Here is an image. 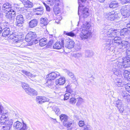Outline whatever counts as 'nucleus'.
Returning <instances> with one entry per match:
<instances>
[{
    "instance_id": "1",
    "label": "nucleus",
    "mask_w": 130,
    "mask_h": 130,
    "mask_svg": "<svg viewBox=\"0 0 130 130\" xmlns=\"http://www.w3.org/2000/svg\"><path fill=\"white\" fill-rule=\"evenodd\" d=\"M3 25V28L2 29V35L4 37H6L9 35L11 34L10 35V37L13 39V41L14 44H16V45L17 47H22L21 46V43L22 40V39L21 36L20 35H17L15 36H13V35H12L10 32V28L7 27H4Z\"/></svg>"
},
{
    "instance_id": "2",
    "label": "nucleus",
    "mask_w": 130,
    "mask_h": 130,
    "mask_svg": "<svg viewBox=\"0 0 130 130\" xmlns=\"http://www.w3.org/2000/svg\"><path fill=\"white\" fill-rule=\"evenodd\" d=\"M112 40L113 44L119 49H123L129 46L130 44L127 41H121L120 37L116 36Z\"/></svg>"
},
{
    "instance_id": "3",
    "label": "nucleus",
    "mask_w": 130,
    "mask_h": 130,
    "mask_svg": "<svg viewBox=\"0 0 130 130\" xmlns=\"http://www.w3.org/2000/svg\"><path fill=\"white\" fill-rule=\"evenodd\" d=\"M6 115L2 116L0 118V126L1 125H3L2 128L4 130H9L13 124V122L12 120H10L7 123V120L8 118L6 116L7 114H5Z\"/></svg>"
},
{
    "instance_id": "4",
    "label": "nucleus",
    "mask_w": 130,
    "mask_h": 130,
    "mask_svg": "<svg viewBox=\"0 0 130 130\" xmlns=\"http://www.w3.org/2000/svg\"><path fill=\"white\" fill-rule=\"evenodd\" d=\"M108 26L107 25L105 28H104L101 33L102 34L105 35V36H107L108 37H114L115 35L117 36L119 34V31L117 29H110L108 31V29H107L108 28Z\"/></svg>"
},
{
    "instance_id": "5",
    "label": "nucleus",
    "mask_w": 130,
    "mask_h": 130,
    "mask_svg": "<svg viewBox=\"0 0 130 130\" xmlns=\"http://www.w3.org/2000/svg\"><path fill=\"white\" fill-rule=\"evenodd\" d=\"M82 29L80 36L82 40H84L90 37L91 33L89 31V28L88 27L87 28L83 27L82 28Z\"/></svg>"
},
{
    "instance_id": "6",
    "label": "nucleus",
    "mask_w": 130,
    "mask_h": 130,
    "mask_svg": "<svg viewBox=\"0 0 130 130\" xmlns=\"http://www.w3.org/2000/svg\"><path fill=\"white\" fill-rule=\"evenodd\" d=\"M78 2L79 7L78 8V14L79 15V10H80V12H81V15L84 18L87 17L89 15L88 10L89 9L83 6H81L79 4Z\"/></svg>"
},
{
    "instance_id": "7",
    "label": "nucleus",
    "mask_w": 130,
    "mask_h": 130,
    "mask_svg": "<svg viewBox=\"0 0 130 130\" xmlns=\"http://www.w3.org/2000/svg\"><path fill=\"white\" fill-rule=\"evenodd\" d=\"M105 17L108 20L112 21L114 20L116 18H117L118 15L117 12L113 11L111 12L106 13L105 15Z\"/></svg>"
},
{
    "instance_id": "8",
    "label": "nucleus",
    "mask_w": 130,
    "mask_h": 130,
    "mask_svg": "<svg viewBox=\"0 0 130 130\" xmlns=\"http://www.w3.org/2000/svg\"><path fill=\"white\" fill-rule=\"evenodd\" d=\"M13 127L15 129L16 128L17 130H25L27 128V126L25 123L23 122L22 125V123L19 121H17L14 123Z\"/></svg>"
},
{
    "instance_id": "9",
    "label": "nucleus",
    "mask_w": 130,
    "mask_h": 130,
    "mask_svg": "<svg viewBox=\"0 0 130 130\" xmlns=\"http://www.w3.org/2000/svg\"><path fill=\"white\" fill-rule=\"evenodd\" d=\"M59 73L57 72H53L48 75V78L47 83L48 84H51V80H54L59 76Z\"/></svg>"
},
{
    "instance_id": "10",
    "label": "nucleus",
    "mask_w": 130,
    "mask_h": 130,
    "mask_svg": "<svg viewBox=\"0 0 130 130\" xmlns=\"http://www.w3.org/2000/svg\"><path fill=\"white\" fill-rule=\"evenodd\" d=\"M15 24L17 26L19 27H21L23 25L24 21L23 16L21 14L18 15L16 18Z\"/></svg>"
},
{
    "instance_id": "11",
    "label": "nucleus",
    "mask_w": 130,
    "mask_h": 130,
    "mask_svg": "<svg viewBox=\"0 0 130 130\" xmlns=\"http://www.w3.org/2000/svg\"><path fill=\"white\" fill-rule=\"evenodd\" d=\"M111 67H113L114 68L116 67L118 69L120 70H123V71H125V67L124 65H123V63L119 62H113L110 63Z\"/></svg>"
},
{
    "instance_id": "12",
    "label": "nucleus",
    "mask_w": 130,
    "mask_h": 130,
    "mask_svg": "<svg viewBox=\"0 0 130 130\" xmlns=\"http://www.w3.org/2000/svg\"><path fill=\"white\" fill-rule=\"evenodd\" d=\"M121 14L123 16L122 18H125L128 17L130 15V11L129 9H127L126 7H122L121 10Z\"/></svg>"
},
{
    "instance_id": "13",
    "label": "nucleus",
    "mask_w": 130,
    "mask_h": 130,
    "mask_svg": "<svg viewBox=\"0 0 130 130\" xmlns=\"http://www.w3.org/2000/svg\"><path fill=\"white\" fill-rule=\"evenodd\" d=\"M15 15V13L14 10H12L11 11H8L6 13L5 17L8 20L10 21H12L14 20V16Z\"/></svg>"
},
{
    "instance_id": "14",
    "label": "nucleus",
    "mask_w": 130,
    "mask_h": 130,
    "mask_svg": "<svg viewBox=\"0 0 130 130\" xmlns=\"http://www.w3.org/2000/svg\"><path fill=\"white\" fill-rule=\"evenodd\" d=\"M37 36L36 33L35 32L30 31L26 35L25 40L28 42H30L32 39L35 38Z\"/></svg>"
},
{
    "instance_id": "15",
    "label": "nucleus",
    "mask_w": 130,
    "mask_h": 130,
    "mask_svg": "<svg viewBox=\"0 0 130 130\" xmlns=\"http://www.w3.org/2000/svg\"><path fill=\"white\" fill-rule=\"evenodd\" d=\"M103 46L104 47V49L106 50H109L110 45L113 43L111 39H106L103 42Z\"/></svg>"
},
{
    "instance_id": "16",
    "label": "nucleus",
    "mask_w": 130,
    "mask_h": 130,
    "mask_svg": "<svg viewBox=\"0 0 130 130\" xmlns=\"http://www.w3.org/2000/svg\"><path fill=\"white\" fill-rule=\"evenodd\" d=\"M13 8L11 5L10 3L7 2L4 4L2 7V9L5 11H11L13 10Z\"/></svg>"
},
{
    "instance_id": "17",
    "label": "nucleus",
    "mask_w": 130,
    "mask_h": 130,
    "mask_svg": "<svg viewBox=\"0 0 130 130\" xmlns=\"http://www.w3.org/2000/svg\"><path fill=\"white\" fill-rule=\"evenodd\" d=\"M33 11L37 15H42L44 12V8L41 6L34 8Z\"/></svg>"
},
{
    "instance_id": "18",
    "label": "nucleus",
    "mask_w": 130,
    "mask_h": 130,
    "mask_svg": "<svg viewBox=\"0 0 130 130\" xmlns=\"http://www.w3.org/2000/svg\"><path fill=\"white\" fill-rule=\"evenodd\" d=\"M115 105L118 108L120 113H122L124 111V109L121 101L120 100H117L115 103Z\"/></svg>"
},
{
    "instance_id": "19",
    "label": "nucleus",
    "mask_w": 130,
    "mask_h": 130,
    "mask_svg": "<svg viewBox=\"0 0 130 130\" xmlns=\"http://www.w3.org/2000/svg\"><path fill=\"white\" fill-rule=\"evenodd\" d=\"M49 99L44 96H38L37 97L36 101L39 104H42V103L48 101Z\"/></svg>"
},
{
    "instance_id": "20",
    "label": "nucleus",
    "mask_w": 130,
    "mask_h": 130,
    "mask_svg": "<svg viewBox=\"0 0 130 130\" xmlns=\"http://www.w3.org/2000/svg\"><path fill=\"white\" fill-rule=\"evenodd\" d=\"M64 46V40H61V42H56L53 45V48L56 49H60L62 47H63Z\"/></svg>"
},
{
    "instance_id": "21",
    "label": "nucleus",
    "mask_w": 130,
    "mask_h": 130,
    "mask_svg": "<svg viewBox=\"0 0 130 130\" xmlns=\"http://www.w3.org/2000/svg\"><path fill=\"white\" fill-rule=\"evenodd\" d=\"M123 78L121 76H120L115 79L114 80V82L116 86L120 87L121 83L123 82Z\"/></svg>"
},
{
    "instance_id": "22",
    "label": "nucleus",
    "mask_w": 130,
    "mask_h": 130,
    "mask_svg": "<svg viewBox=\"0 0 130 130\" xmlns=\"http://www.w3.org/2000/svg\"><path fill=\"white\" fill-rule=\"evenodd\" d=\"M67 41V42L65 44V45L66 47L69 49H71L74 47V42L71 40H68Z\"/></svg>"
},
{
    "instance_id": "23",
    "label": "nucleus",
    "mask_w": 130,
    "mask_h": 130,
    "mask_svg": "<svg viewBox=\"0 0 130 130\" xmlns=\"http://www.w3.org/2000/svg\"><path fill=\"white\" fill-rule=\"evenodd\" d=\"M26 92L30 96L36 95L37 94V92L36 91L30 87L26 90Z\"/></svg>"
},
{
    "instance_id": "24",
    "label": "nucleus",
    "mask_w": 130,
    "mask_h": 130,
    "mask_svg": "<svg viewBox=\"0 0 130 130\" xmlns=\"http://www.w3.org/2000/svg\"><path fill=\"white\" fill-rule=\"evenodd\" d=\"M48 4L51 6H58L59 5L60 1L59 0H48Z\"/></svg>"
},
{
    "instance_id": "25",
    "label": "nucleus",
    "mask_w": 130,
    "mask_h": 130,
    "mask_svg": "<svg viewBox=\"0 0 130 130\" xmlns=\"http://www.w3.org/2000/svg\"><path fill=\"white\" fill-rule=\"evenodd\" d=\"M22 3L26 7L30 8L33 6L32 3L28 0H23Z\"/></svg>"
},
{
    "instance_id": "26",
    "label": "nucleus",
    "mask_w": 130,
    "mask_h": 130,
    "mask_svg": "<svg viewBox=\"0 0 130 130\" xmlns=\"http://www.w3.org/2000/svg\"><path fill=\"white\" fill-rule=\"evenodd\" d=\"M65 79L64 77H61L56 80L55 83L56 85H62L65 83Z\"/></svg>"
},
{
    "instance_id": "27",
    "label": "nucleus",
    "mask_w": 130,
    "mask_h": 130,
    "mask_svg": "<svg viewBox=\"0 0 130 130\" xmlns=\"http://www.w3.org/2000/svg\"><path fill=\"white\" fill-rule=\"evenodd\" d=\"M38 22L37 20L35 19L31 20L29 22V26L30 28H33L37 25Z\"/></svg>"
},
{
    "instance_id": "28",
    "label": "nucleus",
    "mask_w": 130,
    "mask_h": 130,
    "mask_svg": "<svg viewBox=\"0 0 130 130\" xmlns=\"http://www.w3.org/2000/svg\"><path fill=\"white\" fill-rule=\"evenodd\" d=\"M120 35L121 36H124L126 35L129 33V31L127 28H124L120 31Z\"/></svg>"
},
{
    "instance_id": "29",
    "label": "nucleus",
    "mask_w": 130,
    "mask_h": 130,
    "mask_svg": "<svg viewBox=\"0 0 130 130\" xmlns=\"http://www.w3.org/2000/svg\"><path fill=\"white\" fill-rule=\"evenodd\" d=\"M123 64L124 65L125 68L130 67V60L129 59H127L126 58H125L123 59Z\"/></svg>"
},
{
    "instance_id": "30",
    "label": "nucleus",
    "mask_w": 130,
    "mask_h": 130,
    "mask_svg": "<svg viewBox=\"0 0 130 130\" xmlns=\"http://www.w3.org/2000/svg\"><path fill=\"white\" fill-rule=\"evenodd\" d=\"M112 69L113 71L114 74L117 76L120 75L121 74V71L116 67L114 68L113 67H112Z\"/></svg>"
},
{
    "instance_id": "31",
    "label": "nucleus",
    "mask_w": 130,
    "mask_h": 130,
    "mask_svg": "<svg viewBox=\"0 0 130 130\" xmlns=\"http://www.w3.org/2000/svg\"><path fill=\"white\" fill-rule=\"evenodd\" d=\"M39 45L40 46H43L46 45L47 43L46 39L45 38H43L39 40Z\"/></svg>"
},
{
    "instance_id": "32",
    "label": "nucleus",
    "mask_w": 130,
    "mask_h": 130,
    "mask_svg": "<svg viewBox=\"0 0 130 130\" xmlns=\"http://www.w3.org/2000/svg\"><path fill=\"white\" fill-rule=\"evenodd\" d=\"M59 117L60 119L63 122L67 121L68 119V117L65 114H61Z\"/></svg>"
},
{
    "instance_id": "33",
    "label": "nucleus",
    "mask_w": 130,
    "mask_h": 130,
    "mask_svg": "<svg viewBox=\"0 0 130 130\" xmlns=\"http://www.w3.org/2000/svg\"><path fill=\"white\" fill-rule=\"evenodd\" d=\"M118 2L116 1H113L111 2L109 5V7L111 8H115L118 6Z\"/></svg>"
},
{
    "instance_id": "34",
    "label": "nucleus",
    "mask_w": 130,
    "mask_h": 130,
    "mask_svg": "<svg viewBox=\"0 0 130 130\" xmlns=\"http://www.w3.org/2000/svg\"><path fill=\"white\" fill-rule=\"evenodd\" d=\"M40 23L41 24H43L44 25H46L48 23L47 18H41Z\"/></svg>"
},
{
    "instance_id": "35",
    "label": "nucleus",
    "mask_w": 130,
    "mask_h": 130,
    "mask_svg": "<svg viewBox=\"0 0 130 130\" xmlns=\"http://www.w3.org/2000/svg\"><path fill=\"white\" fill-rule=\"evenodd\" d=\"M65 72L69 76L72 78L73 80H74L75 79V77H74V74L72 72L67 70H66Z\"/></svg>"
},
{
    "instance_id": "36",
    "label": "nucleus",
    "mask_w": 130,
    "mask_h": 130,
    "mask_svg": "<svg viewBox=\"0 0 130 130\" xmlns=\"http://www.w3.org/2000/svg\"><path fill=\"white\" fill-rule=\"evenodd\" d=\"M124 75L125 78L128 80L130 79V72L127 70H125L124 73Z\"/></svg>"
},
{
    "instance_id": "37",
    "label": "nucleus",
    "mask_w": 130,
    "mask_h": 130,
    "mask_svg": "<svg viewBox=\"0 0 130 130\" xmlns=\"http://www.w3.org/2000/svg\"><path fill=\"white\" fill-rule=\"evenodd\" d=\"M85 55L86 56L90 57L93 55V53L91 51L87 50L85 52Z\"/></svg>"
},
{
    "instance_id": "38",
    "label": "nucleus",
    "mask_w": 130,
    "mask_h": 130,
    "mask_svg": "<svg viewBox=\"0 0 130 130\" xmlns=\"http://www.w3.org/2000/svg\"><path fill=\"white\" fill-rule=\"evenodd\" d=\"M19 6V5L17 4H14V7L13 8L14 9H13V10H14L15 13L16 11H18L19 10H20L22 8H21Z\"/></svg>"
},
{
    "instance_id": "39",
    "label": "nucleus",
    "mask_w": 130,
    "mask_h": 130,
    "mask_svg": "<svg viewBox=\"0 0 130 130\" xmlns=\"http://www.w3.org/2000/svg\"><path fill=\"white\" fill-rule=\"evenodd\" d=\"M65 87L66 88V92H68L70 93V94L73 93V91L71 89V87L70 85L69 84H68L67 86H66Z\"/></svg>"
},
{
    "instance_id": "40",
    "label": "nucleus",
    "mask_w": 130,
    "mask_h": 130,
    "mask_svg": "<svg viewBox=\"0 0 130 130\" xmlns=\"http://www.w3.org/2000/svg\"><path fill=\"white\" fill-rule=\"evenodd\" d=\"M22 86L23 88L25 90V92L27 90H28V89L30 88L29 85L24 83H22Z\"/></svg>"
},
{
    "instance_id": "41",
    "label": "nucleus",
    "mask_w": 130,
    "mask_h": 130,
    "mask_svg": "<svg viewBox=\"0 0 130 130\" xmlns=\"http://www.w3.org/2000/svg\"><path fill=\"white\" fill-rule=\"evenodd\" d=\"M64 34L67 36L73 37L75 36V34L72 31L68 32V31H64Z\"/></svg>"
},
{
    "instance_id": "42",
    "label": "nucleus",
    "mask_w": 130,
    "mask_h": 130,
    "mask_svg": "<svg viewBox=\"0 0 130 130\" xmlns=\"http://www.w3.org/2000/svg\"><path fill=\"white\" fill-rule=\"evenodd\" d=\"M53 9L54 11L56 14H57L60 12V9L59 7H56V6L54 7Z\"/></svg>"
},
{
    "instance_id": "43",
    "label": "nucleus",
    "mask_w": 130,
    "mask_h": 130,
    "mask_svg": "<svg viewBox=\"0 0 130 130\" xmlns=\"http://www.w3.org/2000/svg\"><path fill=\"white\" fill-rule=\"evenodd\" d=\"M82 55L81 53H78L73 54V56L76 58H78L81 57Z\"/></svg>"
},
{
    "instance_id": "44",
    "label": "nucleus",
    "mask_w": 130,
    "mask_h": 130,
    "mask_svg": "<svg viewBox=\"0 0 130 130\" xmlns=\"http://www.w3.org/2000/svg\"><path fill=\"white\" fill-rule=\"evenodd\" d=\"M81 48V46L79 43L75 45V50L76 51H79Z\"/></svg>"
},
{
    "instance_id": "45",
    "label": "nucleus",
    "mask_w": 130,
    "mask_h": 130,
    "mask_svg": "<svg viewBox=\"0 0 130 130\" xmlns=\"http://www.w3.org/2000/svg\"><path fill=\"white\" fill-rule=\"evenodd\" d=\"M22 72L23 73L28 76L31 77L32 75V74L28 71H26L25 70H22Z\"/></svg>"
},
{
    "instance_id": "46",
    "label": "nucleus",
    "mask_w": 130,
    "mask_h": 130,
    "mask_svg": "<svg viewBox=\"0 0 130 130\" xmlns=\"http://www.w3.org/2000/svg\"><path fill=\"white\" fill-rule=\"evenodd\" d=\"M71 94H72L68 92L65 94L64 96V100H65L68 99L69 98L70 95Z\"/></svg>"
},
{
    "instance_id": "47",
    "label": "nucleus",
    "mask_w": 130,
    "mask_h": 130,
    "mask_svg": "<svg viewBox=\"0 0 130 130\" xmlns=\"http://www.w3.org/2000/svg\"><path fill=\"white\" fill-rule=\"evenodd\" d=\"M76 101V99L74 98H72L70 99V103L72 104H75Z\"/></svg>"
},
{
    "instance_id": "48",
    "label": "nucleus",
    "mask_w": 130,
    "mask_h": 130,
    "mask_svg": "<svg viewBox=\"0 0 130 130\" xmlns=\"http://www.w3.org/2000/svg\"><path fill=\"white\" fill-rule=\"evenodd\" d=\"M129 47L126 51V53L127 57L129 58H130V47Z\"/></svg>"
},
{
    "instance_id": "49",
    "label": "nucleus",
    "mask_w": 130,
    "mask_h": 130,
    "mask_svg": "<svg viewBox=\"0 0 130 130\" xmlns=\"http://www.w3.org/2000/svg\"><path fill=\"white\" fill-rule=\"evenodd\" d=\"M77 99H78V101L76 103V105L78 106H79L83 102V99L81 98H77Z\"/></svg>"
},
{
    "instance_id": "50",
    "label": "nucleus",
    "mask_w": 130,
    "mask_h": 130,
    "mask_svg": "<svg viewBox=\"0 0 130 130\" xmlns=\"http://www.w3.org/2000/svg\"><path fill=\"white\" fill-rule=\"evenodd\" d=\"M125 88L126 91H128L130 90V83H128L125 86Z\"/></svg>"
},
{
    "instance_id": "51",
    "label": "nucleus",
    "mask_w": 130,
    "mask_h": 130,
    "mask_svg": "<svg viewBox=\"0 0 130 130\" xmlns=\"http://www.w3.org/2000/svg\"><path fill=\"white\" fill-rule=\"evenodd\" d=\"M54 111H55L56 114H58L60 113L59 109L58 107L55 108L54 109Z\"/></svg>"
},
{
    "instance_id": "52",
    "label": "nucleus",
    "mask_w": 130,
    "mask_h": 130,
    "mask_svg": "<svg viewBox=\"0 0 130 130\" xmlns=\"http://www.w3.org/2000/svg\"><path fill=\"white\" fill-rule=\"evenodd\" d=\"M79 126H80V127H84L83 128V129H84V127H85V126H86V125H84V122L83 121H80L79 122ZM88 125H87V126Z\"/></svg>"
},
{
    "instance_id": "53",
    "label": "nucleus",
    "mask_w": 130,
    "mask_h": 130,
    "mask_svg": "<svg viewBox=\"0 0 130 130\" xmlns=\"http://www.w3.org/2000/svg\"><path fill=\"white\" fill-rule=\"evenodd\" d=\"M121 1L123 4L130 2V0H121Z\"/></svg>"
},
{
    "instance_id": "54",
    "label": "nucleus",
    "mask_w": 130,
    "mask_h": 130,
    "mask_svg": "<svg viewBox=\"0 0 130 130\" xmlns=\"http://www.w3.org/2000/svg\"><path fill=\"white\" fill-rule=\"evenodd\" d=\"M72 122L71 121L68 122V123L66 124V126L67 127H70L72 124Z\"/></svg>"
},
{
    "instance_id": "55",
    "label": "nucleus",
    "mask_w": 130,
    "mask_h": 130,
    "mask_svg": "<svg viewBox=\"0 0 130 130\" xmlns=\"http://www.w3.org/2000/svg\"><path fill=\"white\" fill-rule=\"evenodd\" d=\"M51 121L54 123H56L57 122L56 119H54L50 117Z\"/></svg>"
},
{
    "instance_id": "56",
    "label": "nucleus",
    "mask_w": 130,
    "mask_h": 130,
    "mask_svg": "<svg viewBox=\"0 0 130 130\" xmlns=\"http://www.w3.org/2000/svg\"><path fill=\"white\" fill-rule=\"evenodd\" d=\"M3 25H4V24L3 23H0V34L1 32H2V29L3 28Z\"/></svg>"
},
{
    "instance_id": "57",
    "label": "nucleus",
    "mask_w": 130,
    "mask_h": 130,
    "mask_svg": "<svg viewBox=\"0 0 130 130\" xmlns=\"http://www.w3.org/2000/svg\"><path fill=\"white\" fill-rule=\"evenodd\" d=\"M3 108V107L2 105L0 103V113H2Z\"/></svg>"
},
{
    "instance_id": "58",
    "label": "nucleus",
    "mask_w": 130,
    "mask_h": 130,
    "mask_svg": "<svg viewBox=\"0 0 130 130\" xmlns=\"http://www.w3.org/2000/svg\"><path fill=\"white\" fill-rule=\"evenodd\" d=\"M89 126H86L84 127V130H89Z\"/></svg>"
},
{
    "instance_id": "59",
    "label": "nucleus",
    "mask_w": 130,
    "mask_h": 130,
    "mask_svg": "<svg viewBox=\"0 0 130 130\" xmlns=\"http://www.w3.org/2000/svg\"><path fill=\"white\" fill-rule=\"evenodd\" d=\"M46 9L47 11H50V8L49 6L47 5L46 7Z\"/></svg>"
},
{
    "instance_id": "60",
    "label": "nucleus",
    "mask_w": 130,
    "mask_h": 130,
    "mask_svg": "<svg viewBox=\"0 0 130 130\" xmlns=\"http://www.w3.org/2000/svg\"><path fill=\"white\" fill-rule=\"evenodd\" d=\"M53 40H51L50 41H49L48 42V44H49V45H51L53 43Z\"/></svg>"
},
{
    "instance_id": "61",
    "label": "nucleus",
    "mask_w": 130,
    "mask_h": 130,
    "mask_svg": "<svg viewBox=\"0 0 130 130\" xmlns=\"http://www.w3.org/2000/svg\"><path fill=\"white\" fill-rule=\"evenodd\" d=\"M60 20L59 21H58V20L56 19L55 21V22L58 24H59L60 23Z\"/></svg>"
},
{
    "instance_id": "62",
    "label": "nucleus",
    "mask_w": 130,
    "mask_h": 130,
    "mask_svg": "<svg viewBox=\"0 0 130 130\" xmlns=\"http://www.w3.org/2000/svg\"><path fill=\"white\" fill-rule=\"evenodd\" d=\"M39 40H37V39H35V43H38V42H39Z\"/></svg>"
},
{
    "instance_id": "63",
    "label": "nucleus",
    "mask_w": 130,
    "mask_h": 130,
    "mask_svg": "<svg viewBox=\"0 0 130 130\" xmlns=\"http://www.w3.org/2000/svg\"><path fill=\"white\" fill-rule=\"evenodd\" d=\"M39 40H37V39H35V43H38V42H39Z\"/></svg>"
},
{
    "instance_id": "64",
    "label": "nucleus",
    "mask_w": 130,
    "mask_h": 130,
    "mask_svg": "<svg viewBox=\"0 0 130 130\" xmlns=\"http://www.w3.org/2000/svg\"><path fill=\"white\" fill-rule=\"evenodd\" d=\"M3 16V13L1 12L0 13V18H2Z\"/></svg>"
}]
</instances>
